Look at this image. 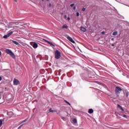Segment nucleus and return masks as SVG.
Masks as SVG:
<instances>
[{"label":"nucleus","instance_id":"1","mask_svg":"<svg viewBox=\"0 0 129 129\" xmlns=\"http://www.w3.org/2000/svg\"><path fill=\"white\" fill-rule=\"evenodd\" d=\"M6 52L9 55H10L13 59H16V55H15V54L13 53V51L11 50V49H6L5 50Z\"/></svg>","mask_w":129,"mask_h":129},{"label":"nucleus","instance_id":"2","mask_svg":"<svg viewBox=\"0 0 129 129\" xmlns=\"http://www.w3.org/2000/svg\"><path fill=\"white\" fill-rule=\"evenodd\" d=\"M54 55H55V59H60L61 57V52L59 50H56L54 52Z\"/></svg>","mask_w":129,"mask_h":129},{"label":"nucleus","instance_id":"3","mask_svg":"<svg viewBox=\"0 0 129 129\" xmlns=\"http://www.w3.org/2000/svg\"><path fill=\"white\" fill-rule=\"evenodd\" d=\"M121 91H122V89H121V88H120L119 87H116L115 92L116 95H118H118H119V94L120 93V92H121Z\"/></svg>","mask_w":129,"mask_h":129},{"label":"nucleus","instance_id":"4","mask_svg":"<svg viewBox=\"0 0 129 129\" xmlns=\"http://www.w3.org/2000/svg\"><path fill=\"white\" fill-rule=\"evenodd\" d=\"M13 83L14 85H19V84H20V81L16 79H14Z\"/></svg>","mask_w":129,"mask_h":129},{"label":"nucleus","instance_id":"5","mask_svg":"<svg viewBox=\"0 0 129 129\" xmlns=\"http://www.w3.org/2000/svg\"><path fill=\"white\" fill-rule=\"evenodd\" d=\"M67 39H68V40H69V41H70L73 44H75V41L74 40H73V38H72L71 37L67 36Z\"/></svg>","mask_w":129,"mask_h":129},{"label":"nucleus","instance_id":"6","mask_svg":"<svg viewBox=\"0 0 129 129\" xmlns=\"http://www.w3.org/2000/svg\"><path fill=\"white\" fill-rule=\"evenodd\" d=\"M32 46L34 48V49H36V48H38V44L34 43Z\"/></svg>","mask_w":129,"mask_h":129},{"label":"nucleus","instance_id":"7","mask_svg":"<svg viewBox=\"0 0 129 129\" xmlns=\"http://www.w3.org/2000/svg\"><path fill=\"white\" fill-rule=\"evenodd\" d=\"M81 30H82V32H86V31H87V30H86V29L85 28L82 27H81Z\"/></svg>","mask_w":129,"mask_h":129},{"label":"nucleus","instance_id":"8","mask_svg":"<svg viewBox=\"0 0 129 129\" xmlns=\"http://www.w3.org/2000/svg\"><path fill=\"white\" fill-rule=\"evenodd\" d=\"M46 42H47V43H48V44H49L50 45H51V46H53V47H55V45H54L53 44V43L50 42V41H48L47 40H45Z\"/></svg>","mask_w":129,"mask_h":129},{"label":"nucleus","instance_id":"9","mask_svg":"<svg viewBox=\"0 0 129 129\" xmlns=\"http://www.w3.org/2000/svg\"><path fill=\"white\" fill-rule=\"evenodd\" d=\"M117 106L118 107H119V108H120V109H121L122 111H124V110L123 109L122 107L120 106L119 104H117Z\"/></svg>","mask_w":129,"mask_h":129},{"label":"nucleus","instance_id":"10","mask_svg":"<svg viewBox=\"0 0 129 129\" xmlns=\"http://www.w3.org/2000/svg\"><path fill=\"white\" fill-rule=\"evenodd\" d=\"M8 115H11L12 116V115H13L14 114V113H13L12 111H10V112H8L7 113Z\"/></svg>","mask_w":129,"mask_h":129},{"label":"nucleus","instance_id":"11","mask_svg":"<svg viewBox=\"0 0 129 129\" xmlns=\"http://www.w3.org/2000/svg\"><path fill=\"white\" fill-rule=\"evenodd\" d=\"M89 113H93V109H89L88 111Z\"/></svg>","mask_w":129,"mask_h":129},{"label":"nucleus","instance_id":"12","mask_svg":"<svg viewBox=\"0 0 129 129\" xmlns=\"http://www.w3.org/2000/svg\"><path fill=\"white\" fill-rule=\"evenodd\" d=\"M57 111L56 110H53L52 108L49 109V112H56Z\"/></svg>","mask_w":129,"mask_h":129},{"label":"nucleus","instance_id":"13","mask_svg":"<svg viewBox=\"0 0 129 129\" xmlns=\"http://www.w3.org/2000/svg\"><path fill=\"white\" fill-rule=\"evenodd\" d=\"M12 42L14 43V44H15V45H19V42L15 40H12Z\"/></svg>","mask_w":129,"mask_h":129},{"label":"nucleus","instance_id":"14","mask_svg":"<svg viewBox=\"0 0 129 129\" xmlns=\"http://www.w3.org/2000/svg\"><path fill=\"white\" fill-rule=\"evenodd\" d=\"M68 28V26L67 25H64L62 26V29H67Z\"/></svg>","mask_w":129,"mask_h":129},{"label":"nucleus","instance_id":"15","mask_svg":"<svg viewBox=\"0 0 129 129\" xmlns=\"http://www.w3.org/2000/svg\"><path fill=\"white\" fill-rule=\"evenodd\" d=\"M9 37H10L8 34L5 35L3 38H4V39H8L9 38Z\"/></svg>","mask_w":129,"mask_h":129},{"label":"nucleus","instance_id":"16","mask_svg":"<svg viewBox=\"0 0 129 129\" xmlns=\"http://www.w3.org/2000/svg\"><path fill=\"white\" fill-rule=\"evenodd\" d=\"M112 34L113 36H116V35H117V31H114Z\"/></svg>","mask_w":129,"mask_h":129},{"label":"nucleus","instance_id":"17","mask_svg":"<svg viewBox=\"0 0 129 129\" xmlns=\"http://www.w3.org/2000/svg\"><path fill=\"white\" fill-rule=\"evenodd\" d=\"M73 122H74V123H77V119H74L73 120Z\"/></svg>","mask_w":129,"mask_h":129},{"label":"nucleus","instance_id":"18","mask_svg":"<svg viewBox=\"0 0 129 129\" xmlns=\"http://www.w3.org/2000/svg\"><path fill=\"white\" fill-rule=\"evenodd\" d=\"M3 119H0V127H2V125H3Z\"/></svg>","mask_w":129,"mask_h":129},{"label":"nucleus","instance_id":"19","mask_svg":"<svg viewBox=\"0 0 129 129\" xmlns=\"http://www.w3.org/2000/svg\"><path fill=\"white\" fill-rule=\"evenodd\" d=\"M13 32L11 31L10 33H9L7 35L10 37V36H11L12 34H13Z\"/></svg>","mask_w":129,"mask_h":129},{"label":"nucleus","instance_id":"20","mask_svg":"<svg viewBox=\"0 0 129 129\" xmlns=\"http://www.w3.org/2000/svg\"><path fill=\"white\" fill-rule=\"evenodd\" d=\"M27 121V119H25L23 121L21 122L20 123V124H22V123H24V122H26Z\"/></svg>","mask_w":129,"mask_h":129},{"label":"nucleus","instance_id":"21","mask_svg":"<svg viewBox=\"0 0 129 129\" xmlns=\"http://www.w3.org/2000/svg\"><path fill=\"white\" fill-rule=\"evenodd\" d=\"M61 119H62L63 120H65L66 119V118L64 117H61Z\"/></svg>","mask_w":129,"mask_h":129},{"label":"nucleus","instance_id":"22","mask_svg":"<svg viewBox=\"0 0 129 129\" xmlns=\"http://www.w3.org/2000/svg\"><path fill=\"white\" fill-rule=\"evenodd\" d=\"M66 103H67L68 104H69L70 105H71V104H70V103H69L68 101L65 100Z\"/></svg>","mask_w":129,"mask_h":129},{"label":"nucleus","instance_id":"23","mask_svg":"<svg viewBox=\"0 0 129 129\" xmlns=\"http://www.w3.org/2000/svg\"><path fill=\"white\" fill-rule=\"evenodd\" d=\"M74 5H75V4H72L70 5V7H74Z\"/></svg>","mask_w":129,"mask_h":129},{"label":"nucleus","instance_id":"24","mask_svg":"<svg viewBox=\"0 0 129 129\" xmlns=\"http://www.w3.org/2000/svg\"><path fill=\"white\" fill-rule=\"evenodd\" d=\"M23 126V124L21 125L18 129L22 128V127Z\"/></svg>","mask_w":129,"mask_h":129},{"label":"nucleus","instance_id":"25","mask_svg":"<svg viewBox=\"0 0 129 129\" xmlns=\"http://www.w3.org/2000/svg\"><path fill=\"white\" fill-rule=\"evenodd\" d=\"M123 117H125V118H126L127 116L126 115H123Z\"/></svg>","mask_w":129,"mask_h":129},{"label":"nucleus","instance_id":"26","mask_svg":"<svg viewBox=\"0 0 129 129\" xmlns=\"http://www.w3.org/2000/svg\"><path fill=\"white\" fill-rule=\"evenodd\" d=\"M77 16L79 17V12L77 13Z\"/></svg>","mask_w":129,"mask_h":129},{"label":"nucleus","instance_id":"27","mask_svg":"<svg viewBox=\"0 0 129 129\" xmlns=\"http://www.w3.org/2000/svg\"><path fill=\"white\" fill-rule=\"evenodd\" d=\"M73 10H74V11H75V10H76V7L74 6V7H73Z\"/></svg>","mask_w":129,"mask_h":129},{"label":"nucleus","instance_id":"28","mask_svg":"<svg viewBox=\"0 0 129 129\" xmlns=\"http://www.w3.org/2000/svg\"><path fill=\"white\" fill-rule=\"evenodd\" d=\"M82 11H83V12H84L85 11V8H83Z\"/></svg>","mask_w":129,"mask_h":129},{"label":"nucleus","instance_id":"29","mask_svg":"<svg viewBox=\"0 0 129 129\" xmlns=\"http://www.w3.org/2000/svg\"><path fill=\"white\" fill-rule=\"evenodd\" d=\"M0 99H2V93H0Z\"/></svg>","mask_w":129,"mask_h":129},{"label":"nucleus","instance_id":"30","mask_svg":"<svg viewBox=\"0 0 129 129\" xmlns=\"http://www.w3.org/2000/svg\"><path fill=\"white\" fill-rule=\"evenodd\" d=\"M64 19H67V15H64Z\"/></svg>","mask_w":129,"mask_h":129},{"label":"nucleus","instance_id":"31","mask_svg":"<svg viewBox=\"0 0 129 129\" xmlns=\"http://www.w3.org/2000/svg\"><path fill=\"white\" fill-rule=\"evenodd\" d=\"M68 21H70V17H68Z\"/></svg>","mask_w":129,"mask_h":129},{"label":"nucleus","instance_id":"32","mask_svg":"<svg viewBox=\"0 0 129 129\" xmlns=\"http://www.w3.org/2000/svg\"><path fill=\"white\" fill-rule=\"evenodd\" d=\"M105 32H104V31H102V32H101V33L103 35V34H105Z\"/></svg>","mask_w":129,"mask_h":129},{"label":"nucleus","instance_id":"33","mask_svg":"<svg viewBox=\"0 0 129 129\" xmlns=\"http://www.w3.org/2000/svg\"><path fill=\"white\" fill-rule=\"evenodd\" d=\"M111 46H112V47H114V44H112Z\"/></svg>","mask_w":129,"mask_h":129},{"label":"nucleus","instance_id":"34","mask_svg":"<svg viewBox=\"0 0 129 129\" xmlns=\"http://www.w3.org/2000/svg\"><path fill=\"white\" fill-rule=\"evenodd\" d=\"M2 79H3V78H2V77H0V81L2 80Z\"/></svg>","mask_w":129,"mask_h":129},{"label":"nucleus","instance_id":"35","mask_svg":"<svg viewBox=\"0 0 129 129\" xmlns=\"http://www.w3.org/2000/svg\"><path fill=\"white\" fill-rule=\"evenodd\" d=\"M14 2H16V3H17V2H18V0H14Z\"/></svg>","mask_w":129,"mask_h":129},{"label":"nucleus","instance_id":"36","mask_svg":"<svg viewBox=\"0 0 129 129\" xmlns=\"http://www.w3.org/2000/svg\"><path fill=\"white\" fill-rule=\"evenodd\" d=\"M15 28H18V26H15V27H13L14 29H15Z\"/></svg>","mask_w":129,"mask_h":129},{"label":"nucleus","instance_id":"37","mask_svg":"<svg viewBox=\"0 0 129 129\" xmlns=\"http://www.w3.org/2000/svg\"><path fill=\"white\" fill-rule=\"evenodd\" d=\"M111 40H112V41H113V40H114V38H111Z\"/></svg>","mask_w":129,"mask_h":129},{"label":"nucleus","instance_id":"38","mask_svg":"<svg viewBox=\"0 0 129 129\" xmlns=\"http://www.w3.org/2000/svg\"><path fill=\"white\" fill-rule=\"evenodd\" d=\"M49 7H51V4H49Z\"/></svg>","mask_w":129,"mask_h":129},{"label":"nucleus","instance_id":"39","mask_svg":"<svg viewBox=\"0 0 129 129\" xmlns=\"http://www.w3.org/2000/svg\"><path fill=\"white\" fill-rule=\"evenodd\" d=\"M15 24H16V22L13 23V25H15Z\"/></svg>","mask_w":129,"mask_h":129},{"label":"nucleus","instance_id":"40","mask_svg":"<svg viewBox=\"0 0 129 129\" xmlns=\"http://www.w3.org/2000/svg\"><path fill=\"white\" fill-rule=\"evenodd\" d=\"M127 96H128V95H127V94H126V97H127Z\"/></svg>","mask_w":129,"mask_h":129},{"label":"nucleus","instance_id":"41","mask_svg":"<svg viewBox=\"0 0 129 129\" xmlns=\"http://www.w3.org/2000/svg\"><path fill=\"white\" fill-rule=\"evenodd\" d=\"M63 13H61V15H63Z\"/></svg>","mask_w":129,"mask_h":129},{"label":"nucleus","instance_id":"42","mask_svg":"<svg viewBox=\"0 0 129 129\" xmlns=\"http://www.w3.org/2000/svg\"><path fill=\"white\" fill-rule=\"evenodd\" d=\"M46 1H47V2L49 1V0H46Z\"/></svg>","mask_w":129,"mask_h":129}]
</instances>
